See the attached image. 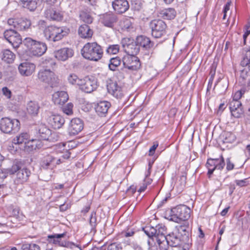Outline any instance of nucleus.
I'll return each mask as SVG.
<instances>
[{"instance_id":"nucleus-20","label":"nucleus","mask_w":250,"mask_h":250,"mask_svg":"<svg viewBox=\"0 0 250 250\" xmlns=\"http://www.w3.org/2000/svg\"><path fill=\"white\" fill-rule=\"evenodd\" d=\"M107 89L109 93L117 98H121L123 94L122 87L118 85V83L111 79L108 80L106 84Z\"/></svg>"},{"instance_id":"nucleus-43","label":"nucleus","mask_w":250,"mask_h":250,"mask_svg":"<svg viewBox=\"0 0 250 250\" xmlns=\"http://www.w3.org/2000/svg\"><path fill=\"white\" fill-rule=\"evenodd\" d=\"M82 79H79L78 76L74 74H70L68 77V81L70 83L72 84H76L78 85H79Z\"/></svg>"},{"instance_id":"nucleus-16","label":"nucleus","mask_w":250,"mask_h":250,"mask_svg":"<svg viewBox=\"0 0 250 250\" xmlns=\"http://www.w3.org/2000/svg\"><path fill=\"white\" fill-rule=\"evenodd\" d=\"M118 16L112 12H107L100 16V21L105 27L113 28L118 21Z\"/></svg>"},{"instance_id":"nucleus-18","label":"nucleus","mask_w":250,"mask_h":250,"mask_svg":"<svg viewBox=\"0 0 250 250\" xmlns=\"http://www.w3.org/2000/svg\"><path fill=\"white\" fill-rule=\"evenodd\" d=\"M79 86L80 89L85 93H91L97 88L95 80L89 76L82 79Z\"/></svg>"},{"instance_id":"nucleus-19","label":"nucleus","mask_w":250,"mask_h":250,"mask_svg":"<svg viewBox=\"0 0 250 250\" xmlns=\"http://www.w3.org/2000/svg\"><path fill=\"white\" fill-rule=\"evenodd\" d=\"M136 43L140 49L144 51H150L155 47V43L151 41L150 38L145 36L140 35L136 37ZM157 46V44L155 46Z\"/></svg>"},{"instance_id":"nucleus-37","label":"nucleus","mask_w":250,"mask_h":250,"mask_svg":"<svg viewBox=\"0 0 250 250\" xmlns=\"http://www.w3.org/2000/svg\"><path fill=\"white\" fill-rule=\"evenodd\" d=\"M156 230V234L154 235V238L156 240H158L161 236H167L166 227L163 225H158L155 228Z\"/></svg>"},{"instance_id":"nucleus-57","label":"nucleus","mask_w":250,"mask_h":250,"mask_svg":"<svg viewBox=\"0 0 250 250\" xmlns=\"http://www.w3.org/2000/svg\"><path fill=\"white\" fill-rule=\"evenodd\" d=\"M250 63V61L248 59H247L246 58H245L244 56L243 57V60L241 62V65L244 67V66H248L249 67V64Z\"/></svg>"},{"instance_id":"nucleus-27","label":"nucleus","mask_w":250,"mask_h":250,"mask_svg":"<svg viewBox=\"0 0 250 250\" xmlns=\"http://www.w3.org/2000/svg\"><path fill=\"white\" fill-rule=\"evenodd\" d=\"M53 100L56 104H63L68 100V95L63 91H58L53 95Z\"/></svg>"},{"instance_id":"nucleus-29","label":"nucleus","mask_w":250,"mask_h":250,"mask_svg":"<svg viewBox=\"0 0 250 250\" xmlns=\"http://www.w3.org/2000/svg\"><path fill=\"white\" fill-rule=\"evenodd\" d=\"M225 165V161L222 156H221V160L218 159H209L208 160L206 166L208 168L210 167L213 166L216 169L221 170Z\"/></svg>"},{"instance_id":"nucleus-10","label":"nucleus","mask_w":250,"mask_h":250,"mask_svg":"<svg viewBox=\"0 0 250 250\" xmlns=\"http://www.w3.org/2000/svg\"><path fill=\"white\" fill-rule=\"evenodd\" d=\"M160 250H167L169 246L171 247L180 246V240L174 235V232L167 235V236H161L156 240Z\"/></svg>"},{"instance_id":"nucleus-14","label":"nucleus","mask_w":250,"mask_h":250,"mask_svg":"<svg viewBox=\"0 0 250 250\" xmlns=\"http://www.w3.org/2000/svg\"><path fill=\"white\" fill-rule=\"evenodd\" d=\"M124 67L129 70H136L141 67V63L139 59L136 56L125 55L122 59Z\"/></svg>"},{"instance_id":"nucleus-32","label":"nucleus","mask_w":250,"mask_h":250,"mask_svg":"<svg viewBox=\"0 0 250 250\" xmlns=\"http://www.w3.org/2000/svg\"><path fill=\"white\" fill-rule=\"evenodd\" d=\"M44 15L46 18L53 21H60L62 19L61 13L53 8L46 9L44 12Z\"/></svg>"},{"instance_id":"nucleus-49","label":"nucleus","mask_w":250,"mask_h":250,"mask_svg":"<svg viewBox=\"0 0 250 250\" xmlns=\"http://www.w3.org/2000/svg\"><path fill=\"white\" fill-rule=\"evenodd\" d=\"M36 5L37 3L35 1L30 0L24 7L29 9L30 11H33L36 8Z\"/></svg>"},{"instance_id":"nucleus-51","label":"nucleus","mask_w":250,"mask_h":250,"mask_svg":"<svg viewBox=\"0 0 250 250\" xmlns=\"http://www.w3.org/2000/svg\"><path fill=\"white\" fill-rule=\"evenodd\" d=\"M2 93L7 98L10 99L11 98L12 92L7 87H3L2 88Z\"/></svg>"},{"instance_id":"nucleus-23","label":"nucleus","mask_w":250,"mask_h":250,"mask_svg":"<svg viewBox=\"0 0 250 250\" xmlns=\"http://www.w3.org/2000/svg\"><path fill=\"white\" fill-rule=\"evenodd\" d=\"M48 123L54 129H59L64 124L65 120L60 115L52 114L47 119Z\"/></svg>"},{"instance_id":"nucleus-15","label":"nucleus","mask_w":250,"mask_h":250,"mask_svg":"<svg viewBox=\"0 0 250 250\" xmlns=\"http://www.w3.org/2000/svg\"><path fill=\"white\" fill-rule=\"evenodd\" d=\"M66 235V232H64L62 234H53L49 235L47 236V240L49 243L57 244L60 246L72 249L73 247L75 246L73 243L61 241L62 238L64 237Z\"/></svg>"},{"instance_id":"nucleus-58","label":"nucleus","mask_w":250,"mask_h":250,"mask_svg":"<svg viewBox=\"0 0 250 250\" xmlns=\"http://www.w3.org/2000/svg\"><path fill=\"white\" fill-rule=\"evenodd\" d=\"M235 183L236 185L240 187H244L247 185V179L241 180H236Z\"/></svg>"},{"instance_id":"nucleus-59","label":"nucleus","mask_w":250,"mask_h":250,"mask_svg":"<svg viewBox=\"0 0 250 250\" xmlns=\"http://www.w3.org/2000/svg\"><path fill=\"white\" fill-rule=\"evenodd\" d=\"M158 146V144H154L151 148L149 149V156H152L155 151L156 149Z\"/></svg>"},{"instance_id":"nucleus-64","label":"nucleus","mask_w":250,"mask_h":250,"mask_svg":"<svg viewBox=\"0 0 250 250\" xmlns=\"http://www.w3.org/2000/svg\"><path fill=\"white\" fill-rule=\"evenodd\" d=\"M136 190V188L134 186H131L129 188L127 189V192L128 193H131V194L134 193Z\"/></svg>"},{"instance_id":"nucleus-42","label":"nucleus","mask_w":250,"mask_h":250,"mask_svg":"<svg viewBox=\"0 0 250 250\" xmlns=\"http://www.w3.org/2000/svg\"><path fill=\"white\" fill-rule=\"evenodd\" d=\"M22 250H41L39 245L34 243H25L22 245Z\"/></svg>"},{"instance_id":"nucleus-63","label":"nucleus","mask_w":250,"mask_h":250,"mask_svg":"<svg viewBox=\"0 0 250 250\" xmlns=\"http://www.w3.org/2000/svg\"><path fill=\"white\" fill-rule=\"evenodd\" d=\"M246 115L247 122L250 124V106L248 107L246 111Z\"/></svg>"},{"instance_id":"nucleus-34","label":"nucleus","mask_w":250,"mask_h":250,"mask_svg":"<svg viewBox=\"0 0 250 250\" xmlns=\"http://www.w3.org/2000/svg\"><path fill=\"white\" fill-rule=\"evenodd\" d=\"M31 26V21L27 19L21 18L17 20L15 28L17 30L22 31L28 29Z\"/></svg>"},{"instance_id":"nucleus-62","label":"nucleus","mask_w":250,"mask_h":250,"mask_svg":"<svg viewBox=\"0 0 250 250\" xmlns=\"http://www.w3.org/2000/svg\"><path fill=\"white\" fill-rule=\"evenodd\" d=\"M38 25L39 26L40 29H45V28L47 27L46 26L45 21L43 20H40L39 21Z\"/></svg>"},{"instance_id":"nucleus-47","label":"nucleus","mask_w":250,"mask_h":250,"mask_svg":"<svg viewBox=\"0 0 250 250\" xmlns=\"http://www.w3.org/2000/svg\"><path fill=\"white\" fill-rule=\"evenodd\" d=\"M242 107V104L239 101H232L229 104L230 110Z\"/></svg>"},{"instance_id":"nucleus-12","label":"nucleus","mask_w":250,"mask_h":250,"mask_svg":"<svg viewBox=\"0 0 250 250\" xmlns=\"http://www.w3.org/2000/svg\"><path fill=\"white\" fill-rule=\"evenodd\" d=\"M5 39L15 48H18L22 43V39L21 35L15 30L12 29H7L4 32Z\"/></svg>"},{"instance_id":"nucleus-55","label":"nucleus","mask_w":250,"mask_h":250,"mask_svg":"<svg viewBox=\"0 0 250 250\" xmlns=\"http://www.w3.org/2000/svg\"><path fill=\"white\" fill-rule=\"evenodd\" d=\"M227 167L226 168L228 170H231L234 168V164L230 161V158L227 159Z\"/></svg>"},{"instance_id":"nucleus-54","label":"nucleus","mask_w":250,"mask_h":250,"mask_svg":"<svg viewBox=\"0 0 250 250\" xmlns=\"http://www.w3.org/2000/svg\"><path fill=\"white\" fill-rule=\"evenodd\" d=\"M187 176L185 173L183 174L180 177L179 182L182 187H185L186 184Z\"/></svg>"},{"instance_id":"nucleus-39","label":"nucleus","mask_w":250,"mask_h":250,"mask_svg":"<svg viewBox=\"0 0 250 250\" xmlns=\"http://www.w3.org/2000/svg\"><path fill=\"white\" fill-rule=\"evenodd\" d=\"M121 63V60L119 57L112 58L110 60V62L108 67L110 70L115 71L116 68L119 66Z\"/></svg>"},{"instance_id":"nucleus-21","label":"nucleus","mask_w":250,"mask_h":250,"mask_svg":"<svg viewBox=\"0 0 250 250\" xmlns=\"http://www.w3.org/2000/svg\"><path fill=\"white\" fill-rule=\"evenodd\" d=\"M114 10L119 14H122L127 11L129 4L127 0H114L112 2Z\"/></svg>"},{"instance_id":"nucleus-46","label":"nucleus","mask_w":250,"mask_h":250,"mask_svg":"<svg viewBox=\"0 0 250 250\" xmlns=\"http://www.w3.org/2000/svg\"><path fill=\"white\" fill-rule=\"evenodd\" d=\"M232 116L235 118H240L244 113V110L242 107L236 108L230 110Z\"/></svg>"},{"instance_id":"nucleus-36","label":"nucleus","mask_w":250,"mask_h":250,"mask_svg":"<svg viewBox=\"0 0 250 250\" xmlns=\"http://www.w3.org/2000/svg\"><path fill=\"white\" fill-rule=\"evenodd\" d=\"M40 108L37 102L30 101L27 104V110L29 114L36 116L38 114Z\"/></svg>"},{"instance_id":"nucleus-40","label":"nucleus","mask_w":250,"mask_h":250,"mask_svg":"<svg viewBox=\"0 0 250 250\" xmlns=\"http://www.w3.org/2000/svg\"><path fill=\"white\" fill-rule=\"evenodd\" d=\"M80 17L81 19L86 23L90 24L93 22V18L89 13L82 11L80 13Z\"/></svg>"},{"instance_id":"nucleus-31","label":"nucleus","mask_w":250,"mask_h":250,"mask_svg":"<svg viewBox=\"0 0 250 250\" xmlns=\"http://www.w3.org/2000/svg\"><path fill=\"white\" fill-rule=\"evenodd\" d=\"M29 139V135L27 133H21L16 136L12 140V143L14 145L21 146V147H23L27 140Z\"/></svg>"},{"instance_id":"nucleus-53","label":"nucleus","mask_w":250,"mask_h":250,"mask_svg":"<svg viewBox=\"0 0 250 250\" xmlns=\"http://www.w3.org/2000/svg\"><path fill=\"white\" fill-rule=\"evenodd\" d=\"M124 28L126 29H129L132 26V22L128 18H125L123 21Z\"/></svg>"},{"instance_id":"nucleus-56","label":"nucleus","mask_w":250,"mask_h":250,"mask_svg":"<svg viewBox=\"0 0 250 250\" xmlns=\"http://www.w3.org/2000/svg\"><path fill=\"white\" fill-rule=\"evenodd\" d=\"M122 249L121 247H119L116 243H112L108 246V250H120Z\"/></svg>"},{"instance_id":"nucleus-2","label":"nucleus","mask_w":250,"mask_h":250,"mask_svg":"<svg viewBox=\"0 0 250 250\" xmlns=\"http://www.w3.org/2000/svg\"><path fill=\"white\" fill-rule=\"evenodd\" d=\"M82 55L85 59L97 62L103 55L102 47L96 42L86 43L81 50Z\"/></svg>"},{"instance_id":"nucleus-9","label":"nucleus","mask_w":250,"mask_h":250,"mask_svg":"<svg viewBox=\"0 0 250 250\" xmlns=\"http://www.w3.org/2000/svg\"><path fill=\"white\" fill-rule=\"evenodd\" d=\"M38 78L40 81L48 84L51 87L58 86L59 83V80L54 73L48 69L40 70L38 74Z\"/></svg>"},{"instance_id":"nucleus-4","label":"nucleus","mask_w":250,"mask_h":250,"mask_svg":"<svg viewBox=\"0 0 250 250\" xmlns=\"http://www.w3.org/2000/svg\"><path fill=\"white\" fill-rule=\"evenodd\" d=\"M69 32V29L66 27L54 25L48 26L43 30V35L45 39L53 42L61 40L67 36Z\"/></svg>"},{"instance_id":"nucleus-60","label":"nucleus","mask_w":250,"mask_h":250,"mask_svg":"<svg viewBox=\"0 0 250 250\" xmlns=\"http://www.w3.org/2000/svg\"><path fill=\"white\" fill-rule=\"evenodd\" d=\"M231 4V1L230 0H228V1L226 5H225L223 12V13H227L229 10L230 6Z\"/></svg>"},{"instance_id":"nucleus-52","label":"nucleus","mask_w":250,"mask_h":250,"mask_svg":"<svg viewBox=\"0 0 250 250\" xmlns=\"http://www.w3.org/2000/svg\"><path fill=\"white\" fill-rule=\"evenodd\" d=\"M148 166H149V167H148V173L146 175V178L144 180V182L146 183V184H145L146 186H147V185H150L152 182L151 179L148 178V176L150 174V170L151 168V165L150 163H149Z\"/></svg>"},{"instance_id":"nucleus-1","label":"nucleus","mask_w":250,"mask_h":250,"mask_svg":"<svg viewBox=\"0 0 250 250\" xmlns=\"http://www.w3.org/2000/svg\"><path fill=\"white\" fill-rule=\"evenodd\" d=\"M16 173V178L14 180L16 184H21L26 182L31 174L30 171L27 168H22V165L18 162L14 163L10 167L4 168L2 170V178H6L8 174Z\"/></svg>"},{"instance_id":"nucleus-35","label":"nucleus","mask_w":250,"mask_h":250,"mask_svg":"<svg viewBox=\"0 0 250 250\" xmlns=\"http://www.w3.org/2000/svg\"><path fill=\"white\" fill-rule=\"evenodd\" d=\"M160 14V17L164 19L171 20L175 17L176 12L173 8H167L161 11Z\"/></svg>"},{"instance_id":"nucleus-45","label":"nucleus","mask_w":250,"mask_h":250,"mask_svg":"<svg viewBox=\"0 0 250 250\" xmlns=\"http://www.w3.org/2000/svg\"><path fill=\"white\" fill-rule=\"evenodd\" d=\"M89 224L91 227V230L94 229L97 225L96 212L94 211H93L91 214L89 219Z\"/></svg>"},{"instance_id":"nucleus-25","label":"nucleus","mask_w":250,"mask_h":250,"mask_svg":"<svg viewBox=\"0 0 250 250\" xmlns=\"http://www.w3.org/2000/svg\"><path fill=\"white\" fill-rule=\"evenodd\" d=\"M55 156L48 154L44 156L40 163L41 168L42 169H53L55 167Z\"/></svg>"},{"instance_id":"nucleus-30","label":"nucleus","mask_w":250,"mask_h":250,"mask_svg":"<svg viewBox=\"0 0 250 250\" xmlns=\"http://www.w3.org/2000/svg\"><path fill=\"white\" fill-rule=\"evenodd\" d=\"M78 34L82 38L89 39L92 37L93 32L88 25L84 24L79 27Z\"/></svg>"},{"instance_id":"nucleus-5","label":"nucleus","mask_w":250,"mask_h":250,"mask_svg":"<svg viewBox=\"0 0 250 250\" xmlns=\"http://www.w3.org/2000/svg\"><path fill=\"white\" fill-rule=\"evenodd\" d=\"M35 137L39 141L44 140L50 142H55L59 140L57 133L52 132L45 124H41L34 128Z\"/></svg>"},{"instance_id":"nucleus-3","label":"nucleus","mask_w":250,"mask_h":250,"mask_svg":"<svg viewBox=\"0 0 250 250\" xmlns=\"http://www.w3.org/2000/svg\"><path fill=\"white\" fill-rule=\"evenodd\" d=\"M175 226V232L174 235L180 240V246L184 249H188L191 244V240L189 239L190 228L188 221H182L177 223Z\"/></svg>"},{"instance_id":"nucleus-38","label":"nucleus","mask_w":250,"mask_h":250,"mask_svg":"<svg viewBox=\"0 0 250 250\" xmlns=\"http://www.w3.org/2000/svg\"><path fill=\"white\" fill-rule=\"evenodd\" d=\"M223 141L224 143H233L236 140L235 134L231 132H225L222 135Z\"/></svg>"},{"instance_id":"nucleus-48","label":"nucleus","mask_w":250,"mask_h":250,"mask_svg":"<svg viewBox=\"0 0 250 250\" xmlns=\"http://www.w3.org/2000/svg\"><path fill=\"white\" fill-rule=\"evenodd\" d=\"M73 105L72 103H68L63 108V111L66 114L69 115L72 114Z\"/></svg>"},{"instance_id":"nucleus-50","label":"nucleus","mask_w":250,"mask_h":250,"mask_svg":"<svg viewBox=\"0 0 250 250\" xmlns=\"http://www.w3.org/2000/svg\"><path fill=\"white\" fill-rule=\"evenodd\" d=\"M245 93V90L241 89L235 92L233 96L232 101H239V100L242 97V95Z\"/></svg>"},{"instance_id":"nucleus-22","label":"nucleus","mask_w":250,"mask_h":250,"mask_svg":"<svg viewBox=\"0 0 250 250\" xmlns=\"http://www.w3.org/2000/svg\"><path fill=\"white\" fill-rule=\"evenodd\" d=\"M73 55V51L72 49L65 47L60 49L54 52V56L58 60L65 61Z\"/></svg>"},{"instance_id":"nucleus-8","label":"nucleus","mask_w":250,"mask_h":250,"mask_svg":"<svg viewBox=\"0 0 250 250\" xmlns=\"http://www.w3.org/2000/svg\"><path fill=\"white\" fill-rule=\"evenodd\" d=\"M20 128L19 120L8 117L2 118L0 121V129L5 133H12L17 132Z\"/></svg>"},{"instance_id":"nucleus-28","label":"nucleus","mask_w":250,"mask_h":250,"mask_svg":"<svg viewBox=\"0 0 250 250\" xmlns=\"http://www.w3.org/2000/svg\"><path fill=\"white\" fill-rule=\"evenodd\" d=\"M111 104L107 101H101L97 104L95 107V111L101 116L105 115L107 112Z\"/></svg>"},{"instance_id":"nucleus-17","label":"nucleus","mask_w":250,"mask_h":250,"mask_svg":"<svg viewBox=\"0 0 250 250\" xmlns=\"http://www.w3.org/2000/svg\"><path fill=\"white\" fill-rule=\"evenodd\" d=\"M83 128V121L80 118H74L69 123L68 132L70 136H75L81 132Z\"/></svg>"},{"instance_id":"nucleus-13","label":"nucleus","mask_w":250,"mask_h":250,"mask_svg":"<svg viewBox=\"0 0 250 250\" xmlns=\"http://www.w3.org/2000/svg\"><path fill=\"white\" fill-rule=\"evenodd\" d=\"M126 55L136 56L140 51L139 45L136 43V40L133 42L129 38H124L121 42Z\"/></svg>"},{"instance_id":"nucleus-41","label":"nucleus","mask_w":250,"mask_h":250,"mask_svg":"<svg viewBox=\"0 0 250 250\" xmlns=\"http://www.w3.org/2000/svg\"><path fill=\"white\" fill-rule=\"evenodd\" d=\"M143 230L150 239H153L156 232L154 228L149 226L146 227L143 229Z\"/></svg>"},{"instance_id":"nucleus-61","label":"nucleus","mask_w":250,"mask_h":250,"mask_svg":"<svg viewBox=\"0 0 250 250\" xmlns=\"http://www.w3.org/2000/svg\"><path fill=\"white\" fill-rule=\"evenodd\" d=\"M17 20L10 19L8 20V24L10 25H12L15 28V25L17 24Z\"/></svg>"},{"instance_id":"nucleus-24","label":"nucleus","mask_w":250,"mask_h":250,"mask_svg":"<svg viewBox=\"0 0 250 250\" xmlns=\"http://www.w3.org/2000/svg\"><path fill=\"white\" fill-rule=\"evenodd\" d=\"M36 66L34 64L25 62L21 63L19 66V70L22 75L29 76L35 71Z\"/></svg>"},{"instance_id":"nucleus-7","label":"nucleus","mask_w":250,"mask_h":250,"mask_svg":"<svg viewBox=\"0 0 250 250\" xmlns=\"http://www.w3.org/2000/svg\"><path fill=\"white\" fill-rule=\"evenodd\" d=\"M190 216V209L186 205H180L171 209L170 220L176 223L188 221Z\"/></svg>"},{"instance_id":"nucleus-44","label":"nucleus","mask_w":250,"mask_h":250,"mask_svg":"<svg viewBox=\"0 0 250 250\" xmlns=\"http://www.w3.org/2000/svg\"><path fill=\"white\" fill-rule=\"evenodd\" d=\"M120 47L118 44H114L109 45L107 49L106 52L110 54H116L118 53Z\"/></svg>"},{"instance_id":"nucleus-33","label":"nucleus","mask_w":250,"mask_h":250,"mask_svg":"<svg viewBox=\"0 0 250 250\" xmlns=\"http://www.w3.org/2000/svg\"><path fill=\"white\" fill-rule=\"evenodd\" d=\"M1 58L3 62L12 63L16 58V55L9 49H5L1 52Z\"/></svg>"},{"instance_id":"nucleus-26","label":"nucleus","mask_w":250,"mask_h":250,"mask_svg":"<svg viewBox=\"0 0 250 250\" xmlns=\"http://www.w3.org/2000/svg\"><path fill=\"white\" fill-rule=\"evenodd\" d=\"M42 146L41 142L38 140L36 138L33 139L31 140L29 139L24 145L23 147H21V149H23L25 151L31 152L34 150L39 149Z\"/></svg>"},{"instance_id":"nucleus-6","label":"nucleus","mask_w":250,"mask_h":250,"mask_svg":"<svg viewBox=\"0 0 250 250\" xmlns=\"http://www.w3.org/2000/svg\"><path fill=\"white\" fill-rule=\"evenodd\" d=\"M22 43L27 47L31 54L34 56H41L47 50V46L45 43L37 42L30 38L24 39Z\"/></svg>"},{"instance_id":"nucleus-11","label":"nucleus","mask_w":250,"mask_h":250,"mask_svg":"<svg viewBox=\"0 0 250 250\" xmlns=\"http://www.w3.org/2000/svg\"><path fill=\"white\" fill-rule=\"evenodd\" d=\"M152 35L155 38H159L166 34L167 26L161 20H154L150 23Z\"/></svg>"}]
</instances>
